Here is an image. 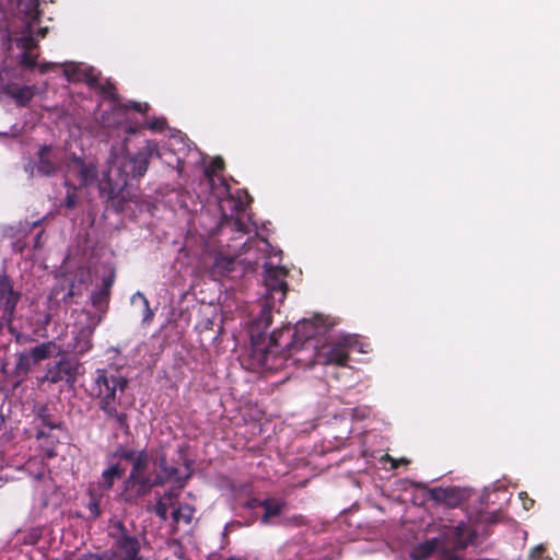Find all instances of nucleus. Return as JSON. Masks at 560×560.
I'll use <instances>...</instances> for the list:
<instances>
[{
	"label": "nucleus",
	"mask_w": 560,
	"mask_h": 560,
	"mask_svg": "<svg viewBox=\"0 0 560 560\" xmlns=\"http://www.w3.org/2000/svg\"><path fill=\"white\" fill-rule=\"evenodd\" d=\"M264 267L266 295L261 303L260 313L253 322L249 358L253 369L261 372H272L285 368L289 358L284 353L276 351L278 345L275 331L269 336L268 343L262 338V332L271 325V312L276 302L282 303L285 299L288 271L284 267L273 266L271 261L265 262Z\"/></svg>",
	"instance_id": "nucleus-1"
},
{
	"label": "nucleus",
	"mask_w": 560,
	"mask_h": 560,
	"mask_svg": "<svg viewBox=\"0 0 560 560\" xmlns=\"http://www.w3.org/2000/svg\"><path fill=\"white\" fill-rule=\"evenodd\" d=\"M474 540V534L463 522L455 526H444L438 537L419 542L410 552L412 560H424L435 551H442L445 545L463 549Z\"/></svg>",
	"instance_id": "nucleus-6"
},
{
	"label": "nucleus",
	"mask_w": 560,
	"mask_h": 560,
	"mask_svg": "<svg viewBox=\"0 0 560 560\" xmlns=\"http://www.w3.org/2000/svg\"><path fill=\"white\" fill-rule=\"evenodd\" d=\"M65 185H66L67 187H69V186H70V185H69V183H68V179H66Z\"/></svg>",
	"instance_id": "nucleus-44"
},
{
	"label": "nucleus",
	"mask_w": 560,
	"mask_h": 560,
	"mask_svg": "<svg viewBox=\"0 0 560 560\" xmlns=\"http://www.w3.org/2000/svg\"><path fill=\"white\" fill-rule=\"evenodd\" d=\"M117 455L132 464V468L128 479L126 480V488L137 487V494H144L149 489L154 486L162 485L168 480L176 479L177 469L166 467L164 459L161 460V474H155L152 469L155 463L145 451L119 450Z\"/></svg>",
	"instance_id": "nucleus-4"
},
{
	"label": "nucleus",
	"mask_w": 560,
	"mask_h": 560,
	"mask_svg": "<svg viewBox=\"0 0 560 560\" xmlns=\"http://www.w3.org/2000/svg\"><path fill=\"white\" fill-rule=\"evenodd\" d=\"M260 243L264 246L261 249H267L270 246L269 243L267 241H265V240H261Z\"/></svg>",
	"instance_id": "nucleus-39"
},
{
	"label": "nucleus",
	"mask_w": 560,
	"mask_h": 560,
	"mask_svg": "<svg viewBox=\"0 0 560 560\" xmlns=\"http://www.w3.org/2000/svg\"><path fill=\"white\" fill-rule=\"evenodd\" d=\"M223 167V161L220 158H217L212 161L211 165L206 168L205 173L207 178L209 179L210 184H213V176L222 170Z\"/></svg>",
	"instance_id": "nucleus-27"
},
{
	"label": "nucleus",
	"mask_w": 560,
	"mask_h": 560,
	"mask_svg": "<svg viewBox=\"0 0 560 560\" xmlns=\"http://www.w3.org/2000/svg\"><path fill=\"white\" fill-rule=\"evenodd\" d=\"M100 323V318L86 313L81 312L72 330L73 342L70 345L71 351L77 354H84L92 348V335L94 329Z\"/></svg>",
	"instance_id": "nucleus-9"
},
{
	"label": "nucleus",
	"mask_w": 560,
	"mask_h": 560,
	"mask_svg": "<svg viewBox=\"0 0 560 560\" xmlns=\"http://www.w3.org/2000/svg\"><path fill=\"white\" fill-rule=\"evenodd\" d=\"M57 66H58L57 63H51V62L40 63V65H38V70L40 73H45Z\"/></svg>",
	"instance_id": "nucleus-34"
},
{
	"label": "nucleus",
	"mask_w": 560,
	"mask_h": 560,
	"mask_svg": "<svg viewBox=\"0 0 560 560\" xmlns=\"http://www.w3.org/2000/svg\"><path fill=\"white\" fill-rule=\"evenodd\" d=\"M7 94L12 97L19 105H26L34 96V89L32 86H16L11 85L7 89Z\"/></svg>",
	"instance_id": "nucleus-19"
},
{
	"label": "nucleus",
	"mask_w": 560,
	"mask_h": 560,
	"mask_svg": "<svg viewBox=\"0 0 560 560\" xmlns=\"http://www.w3.org/2000/svg\"><path fill=\"white\" fill-rule=\"evenodd\" d=\"M63 67L65 75L69 81H84L92 86L98 85L106 97L113 102L116 101L115 88L110 83H100V73L93 67L84 63H66Z\"/></svg>",
	"instance_id": "nucleus-10"
},
{
	"label": "nucleus",
	"mask_w": 560,
	"mask_h": 560,
	"mask_svg": "<svg viewBox=\"0 0 560 560\" xmlns=\"http://www.w3.org/2000/svg\"><path fill=\"white\" fill-rule=\"evenodd\" d=\"M35 361L32 358L30 352L20 353L18 358V362L15 364L16 374H27L33 365H35Z\"/></svg>",
	"instance_id": "nucleus-23"
},
{
	"label": "nucleus",
	"mask_w": 560,
	"mask_h": 560,
	"mask_svg": "<svg viewBox=\"0 0 560 560\" xmlns=\"http://www.w3.org/2000/svg\"><path fill=\"white\" fill-rule=\"evenodd\" d=\"M249 201H250V199L246 192H243L242 195H240L237 199L230 198L226 200L228 203L233 205V208L236 212L245 211Z\"/></svg>",
	"instance_id": "nucleus-26"
},
{
	"label": "nucleus",
	"mask_w": 560,
	"mask_h": 560,
	"mask_svg": "<svg viewBox=\"0 0 560 560\" xmlns=\"http://www.w3.org/2000/svg\"><path fill=\"white\" fill-rule=\"evenodd\" d=\"M39 237H40V234H38V235H37V237H36V245H37V244H38V242H39Z\"/></svg>",
	"instance_id": "nucleus-42"
},
{
	"label": "nucleus",
	"mask_w": 560,
	"mask_h": 560,
	"mask_svg": "<svg viewBox=\"0 0 560 560\" xmlns=\"http://www.w3.org/2000/svg\"><path fill=\"white\" fill-rule=\"evenodd\" d=\"M166 121L163 117H155L147 120L144 127L152 131H161L165 128Z\"/></svg>",
	"instance_id": "nucleus-28"
},
{
	"label": "nucleus",
	"mask_w": 560,
	"mask_h": 560,
	"mask_svg": "<svg viewBox=\"0 0 560 560\" xmlns=\"http://www.w3.org/2000/svg\"><path fill=\"white\" fill-rule=\"evenodd\" d=\"M0 136L1 137H16V133H13V132H0Z\"/></svg>",
	"instance_id": "nucleus-37"
},
{
	"label": "nucleus",
	"mask_w": 560,
	"mask_h": 560,
	"mask_svg": "<svg viewBox=\"0 0 560 560\" xmlns=\"http://www.w3.org/2000/svg\"><path fill=\"white\" fill-rule=\"evenodd\" d=\"M75 203H77V199H75L74 191H70V189H68L67 196H66L67 208H73L75 206Z\"/></svg>",
	"instance_id": "nucleus-32"
},
{
	"label": "nucleus",
	"mask_w": 560,
	"mask_h": 560,
	"mask_svg": "<svg viewBox=\"0 0 560 560\" xmlns=\"http://www.w3.org/2000/svg\"><path fill=\"white\" fill-rule=\"evenodd\" d=\"M132 108L139 113H144L148 110L149 105L147 103H137L130 102L129 104L121 106L119 104H114L110 113H104L102 116V122L107 128H124V130L131 135L136 133L139 129L138 126L129 122L126 119V109Z\"/></svg>",
	"instance_id": "nucleus-11"
},
{
	"label": "nucleus",
	"mask_w": 560,
	"mask_h": 560,
	"mask_svg": "<svg viewBox=\"0 0 560 560\" xmlns=\"http://www.w3.org/2000/svg\"><path fill=\"white\" fill-rule=\"evenodd\" d=\"M177 497H178V491L176 492H167L165 493L156 503V506H155V512L156 514L163 520L165 521L166 517H167V510L168 508L171 506H174L175 505V502L177 500Z\"/></svg>",
	"instance_id": "nucleus-21"
},
{
	"label": "nucleus",
	"mask_w": 560,
	"mask_h": 560,
	"mask_svg": "<svg viewBox=\"0 0 560 560\" xmlns=\"http://www.w3.org/2000/svg\"><path fill=\"white\" fill-rule=\"evenodd\" d=\"M46 435V432L44 430H39L37 433V439L42 440Z\"/></svg>",
	"instance_id": "nucleus-38"
},
{
	"label": "nucleus",
	"mask_w": 560,
	"mask_h": 560,
	"mask_svg": "<svg viewBox=\"0 0 560 560\" xmlns=\"http://www.w3.org/2000/svg\"><path fill=\"white\" fill-rule=\"evenodd\" d=\"M55 345L52 342H45L39 346L33 348L30 353L34 359L35 363H38L47 358H49L55 350Z\"/></svg>",
	"instance_id": "nucleus-22"
},
{
	"label": "nucleus",
	"mask_w": 560,
	"mask_h": 560,
	"mask_svg": "<svg viewBox=\"0 0 560 560\" xmlns=\"http://www.w3.org/2000/svg\"><path fill=\"white\" fill-rule=\"evenodd\" d=\"M67 175L75 174L80 179V185L89 187L97 179L96 165L93 163H84L80 158H72L67 164Z\"/></svg>",
	"instance_id": "nucleus-14"
},
{
	"label": "nucleus",
	"mask_w": 560,
	"mask_h": 560,
	"mask_svg": "<svg viewBox=\"0 0 560 560\" xmlns=\"http://www.w3.org/2000/svg\"><path fill=\"white\" fill-rule=\"evenodd\" d=\"M44 476V469H42L35 477L36 478H42Z\"/></svg>",
	"instance_id": "nucleus-40"
},
{
	"label": "nucleus",
	"mask_w": 560,
	"mask_h": 560,
	"mask_svg": "<svg viewBox=\"0 0 560 560\" xmlns=\"http://www.w3.org/2000/svg\"><path fill=\"white\" fill-rule=\"evenodd\" d=\"M331 324L323 316H315L312 319H303L299 322L294 328L295 342L303 340L304 345L315 348L312 339L327 331Z\"/></svg>",
	"instance_id": "nucleus-13"
},
{
	"label": "nucleus",
	"mask_w": 560,
	"mask_h": 560,
	"mask_svg": "<svg viewBox=\"0 0 560 560\" xmlns=\"http://www.w3.org/2000/svg\"><path fill=\"white\" fill-rule=\"evenodd\" d=\"M48 427H49V429H54V428H56V425H55V424H52V423H48Z\"/></svg>",
	"instance_id": "nucleus-41"
},
{
	"label": "nucleus",
	"mask_w": 560,
	"mask_h": 560,
	"mask_svg": "<svg viewBox=\"0 0 560 560\" xmlns=\"http://www.w3.org/2000/svg\"><path fill=\"white\" fill-rule=\"evenodd\" d=\"M37 156V164L26 166V171L32 176L35 174L50 176L61 168V152L50 145L42 147Z\"/></svg>",
	"instance_id": "nucleus-12"
},
{
	"label": "nucleus",
	"mask_w": 560,
	"mask_h": 560,
	"mask_svg": "<svg viewBox=\"0 0 560 560\" xmlns=\"http://www.w3.org/2000/svg\"><path fill=\"white\" fill-rule=\"evenodd\" d=\"M235 267V259L231 256H226L222 253H218L214 256V261L211 267V276L214 279L229 276Z\"/></svg>",
	"instance_id": "nucleus-16"
},
{
	"label": "nucleus",
	"mask_w": 560,
	"mask_h": 560,
	"mask_svg": "<svg viewBox=\"0 0 560 560\" xmlns=\"http://www.w3.org/2000/svg\"><path fill=\"white\" fill-rule=\"evenodd\" d=\"M88 508H89L90 512H91L95 517H97V516L101 514L100 503H98V501H97V500L92 499V500L89 502Z\"/></svg>",
	"instance_id": "nucleus-31"
},
{
	"label": "nucleus",
	"mask_w": 560,
	"mask_h": 560,
	"mask_svg": "<svg viewBox=\"0 0 560 560\" xmlns=\"http://www.w3.org/2000/svg\"><path fill=\"white\" fill-rule=\"evenodd\" d=\"M124 472L125 469L119 464L110 465L102 472L100 486L105 490L110 489L114 486L115 480L121 478Z\"/></svg>",
	"instance_id": "nucleus-20"
},
{
	"label": "nucleus",
	"mask_w": 560,
	"mask_h": 560,
	"mask_svg": "<svg viewBox=\"0 0 560 560\" xmlns=\"http://www.w3.org/2000/svg\"><path fill=\"white\" fill-rule=\"evenodd\" d=\"M154 155L160 158L158 143L154 141H147L133 156H129L126 142L113 145L107 161L108 167L103 173V182L100 183L101 192L106 194L108 198L118 196L130 178L145 174L149 160Z\"/></svg>",
	"instance_id": "nucleus-2"
},
{
	"label": "nucleus",
	"mask_w": 560,
	"mask_h": 560,
	"mask_svg": "<svg viewBox=\"0 0 560 560\" xmlns=\"http://www.w3.org/2000/svg\"><path fill=\"white\" fill-rule=\"evenodd\" d=\"M45 454H46L48 457H54V456L56 455L55 448H54V447H47V448H45Z\"/></svg>",
	"instance_id": "nucleus-36"
},
{
	"label": "nucleus",
	"mask_w": 560,
	"mask_h": 560,
	"mask_svg": "<svg viewBox=\"0 0 560 560\" xmlns=\"http://www.w3.org/2000/svg\"><path fill=\"white\" fill-rule=\"evenodd\" d=\"M127 380L121 375L112 374L106 370H97L93 393L98 407L107 418L115 420L120 427L126 425L127 415L118 411L120 395L125 392Z\"/></svg>",
	"instance_id": "nucleus-5"
},
{
	"label": "nucleus",
	"mask_w": 560,
	"mask_h": 560,
	"mask_svg": "<svg viewBox=\"0 0 560 560\" xmlns=\"http://www.w3.org/2000/svg\"><path fill=\"white\" fill-rule=\"evenodd\" d=\"M21 298V293L13 288V283L5 275H0V303L10 315Z\"/></svg>",
	"instance_id": "nucleus-15"
},
{
	"label": "nucleus",
	"mask_w": 560,
	"mask_h": 560,
	"mask_svg": "<svg viewBox=\"0 0 560 560\" xmlns=\"http://www.w3.org/2000/svg\"><path fill=\"white\" fill-rule=\"evenodd\" d=\"M16 19L19 30L13 32L11 40L22 50L19 56L20 63L27 69H34L38 54L33 50L47 32V27L39 26L38 0H18Z\"/></svg>",
	"instance_id": "nucleus-3"
},
{
	"label": "nucleus",
	"mask_w": 560,
	"mask_h": 560,
	"mask_svg": "<svg viewBox=\"0 0 560 560\" xmlns=\"http://www.w3.org/2000/svg\"><path fill=\"white\" fill-rule=\"evenodd\" d=\"M109 534L116 541V551L108 553L112 560H144L139 556L140 544L135 535L120 520L112 521Z\"/></svg>",
	"instance_id": "nucleus-7"
},
{
	"label": "nucleus",
	"mask_w": 560,
	"mask_h": 560,
	"mask_svg": "<svg viewBox=\"0 0 560 560\" xmlns=\"http://www.w3.org/2000/svg\"><path fill=\"white\" fill-rule=\"evenodd\" d=\"M231 224H232L233 229L237 232H243V233L250 232L249 225L246 222H244V220L241 217L235 218L231 222Z\"/></svg>",
	"instance_id": "nucleus-29"
},
{
	"label": "nucleus",
	"mask_w": 560,
	"mask_h": 560,
	"mask_svg": "<svg viewBox=\"0 0 560 560\" xmlns=\"http://www.w3.org/2000/svg\"><path fill=\"white\" fill-rule=\"evenodd\" d=\"M520 498L523 500V506L525 510H529L534 501L532 499H528L525 492L520 493Z\"/></svg>",
	"instance_id": "nucleus-33"
},
{
	"label": "nucleus",
	"mask_w": 560,
	"mask_h": 560,
	"mask_svg": "<svg viewBox=\"0 0 560 560\" xmlns=\"http://www.w3.org/2000/svg\"><path fill=\"white\" fill-rule=\"evenodd\" d=\"M541 551H542V546H537L536 548L533 549L532 557L533 558L539 557Z\"/></svg>",
	"instance_id": "nucleus-35"
},
{
	"label": "nucleus",
	"mask_w": 560,
	"mask_h": 560,
	"mask_svg": "<svg viewBox=\"0 0 560 560\" xmlns=\"http://www.w3.org/2000/svg\"><path fill=\"white\" fill-rule=\"evenodd\" d=\"M224 191H225L226 194H229V189H228V187H226L225 185H224Z\"/></svg>",
	"instance_id": "nucleus-43"
},
{
	"label": "nucleus",
	"mask_w": 560,
	"mask_h": 560,
	"mask_svg": "<svg viewBox=\"0 0 560 560\" xmlns=\"http://www.w3.org/2000/svg\"><path fill=\"white\" fill-rule=\"evenodd\" d=\"M131 303L133 305L140 304L143 307V322H149L152 319L153 312L151 311V308L149 306L148 299L141 292H136L131 296Z\"/></svg>",
	"instance_id": "nucleus-25"
},
{
	"label": "nucleus",
	"mask_w": 560,
	"mask_h": 560,
	"mask_svg": "<svg viewBox=\"0 0 560 560\" xmlns=\"http://www.w3.org/2000/svg\"><path fill=\"white\" fill-rule=\"evenodd\" d=\"M450 545H445L444 548L441 551V559L440 560H462L458 556L452 553L448 550Z\"/></svg>",
	"instance_id": "nucleus-30"
},
{
	"label": "nucleus",
	"mask_w": 560,
	"mask_h": 560,
	"mask_svg": "<svg viewBox=\"0 0 560 560\" xmlns=\"http://www.w3.org/2000/svg\"><path fill=\"white\" fill-rule=\"evenodd\" d=\"M195 510L188 505L183 504L173 511V518L176 523L184 522L186 524L190 523L194 517Z\"/></svg>",
	"instance_id": "nucleus-24"
},
{
	"label": "nucleus",
	"mask_w": 560,
	"mask_h": 560,
	"mask_svg": "<svg viewBox=\"0 0 560 560\" xmlns=\"http://www.w3.org/2000/svg\"><path fill=\"white\" fill-rule=\"evenodd\" d=\"M72 375V365L67 359H61L56 364L48 368L47 373L44 377L45 381L50 383H58L66 376Z\"/></svg>",
	"instance_id": "nucleus-17"
},
{
	"label": "nucleus",
	"mask_w": 560,
	"mask_h": 560,
	"mask_svg": "<svg viewBox=\"0 0 560 560\" xmlns=\"http://www.w3.org/2000/svg\"><path fill=\"white\" fill-rule=\"evenodd\" d=\"M261 505L265 509L264 515L261 517V522L264 524H275V517L279 516L284 509V503L275 499L265 500L261 502Z\"/></svg>",
	"instance_id": "nucleus-18"
},
{
	"label": "nucleus",
	"mask_w": 560,
	"mask_h": 560,
	"mask_svg": "<svg viewBox=\"0 0 560 560\" xmlns=\"http://www.w3.org/2000/svg\"><path fill=\"white\" fill-rule=\"evenodd\" d=\"M366 352L355 336L342 335L317 350V360L325 364L345 365L350 350Z\"/></svg>",
	"instance_id": "nucleus-8"
}]
</instances>
